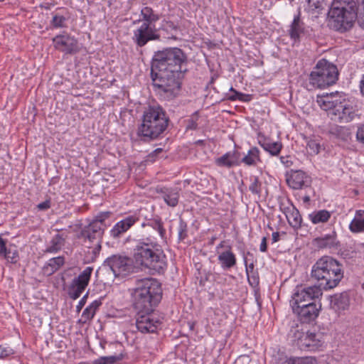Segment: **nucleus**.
I'll return each instance as SVG.
<instances>
[{
    "label": "nucleus",
    "instance_id": "f257e3e1",
    "mask_svg": "<svg viewBox=\"0 0 364 364\" xmlns=\"http://www.w3.org/2000/svg\"><path fill=\"white\" fill-rule=\"evenodd\" d=\"M187 56L177 47L166 48L154 53L151 77L158 94L167 100L179 95L182 80L187 69Z\"/></svg>",
    "mask_w": 364,
    "mask_h": 364
},
{
    "label": "nucleus",
    "instance_id": "f03ea898",
    "mask_svg": "<svg viewBox=\"0 0 364 364\" xmlns=\"http://www.w3.org/2000/svg\"><path fill=\"white\" fill-rule=\"evenodd\" d=\"M311 277L317 281L318 285L296 287L292 295L291 305L316 303L315 300L322 295V289L335 288L343 278L342 265L333 257L323 256L313 265Z\"/></svg>",
    "mask_w": 364,
    "mask_h": 364
},
{
    "label": "nucleus",
    "instance_id": "7ed1b4c3",
    "mask_svg": "<svg viewBox=\"0 0 364 364\" xmlns=\"http://www.w3.org/2000/svg\"><path fill=\"white\" fill-rule=\"evenodd\" d=\"M168 121V117L161 107L149 106L143 112L141 122L137 127L136 136L144 142L157 139L166 129Z\"/></svg>",
    "mask_w": 364,
    "mask_h": 364
},
{
    "label": "nucleus",
    "instance_id": "20e7f679",
    "mask_svg": "<svg viewBox=\"0 0 364 364\" xmlns=\"http://www.w3.org/2000/svg\"><path fill=\"white\" fill-rule=\"evenodd\" d=\"M131 291L133 306L137 312H152L162 297L160 284L152 278L137 280Z\"/></svg>",
    "mask_w": 364,
    "mask_h": 364
},
{
    "label": "nucleus",
    "instance_id": "39448f33",
    "mask_svg": "<svg viewBox=\"0 0 364 364\" xmlns=\"http://www.w3.org/2000/svg\"><path fill=\"white\" fill-rule=\"evenodd\" d=\"M133 257L138 264L158 272L166 267L165 255L159 248L156 238L151 235L136 242Z\"/></svg>",
    "mask_w": 364,
    "mask_h": 364
},
{
    "label": "nucleus",
    "instance_id": "423d86ee",
    "mask_svg": "<svg viewBox=\"0 0 364 364\" xmlns=\"http://www.w3.org/2000/svg\"><path fill=\"white\" fill-rule=\"evenodd\" d=\"M328 26L335 31L350 29L356 18L355 2L353 0H333L328 11Z\"/></svg>",
    "mask_w": 364,
    "mask_h": 364
},
{
    "label": "nucleus",
    "instance_id": "0eeeda50",
    "mask_svg": "<svg viewBox=\"0 0 364 364\" xmlns=\"http://www.w3.org/2000/svg\"><path fill=\"white\" fill-rule=\"evenodd\" d=\"M338 79L337 67L326 59L319 60L309 76V90L331 86Z\"/></svg>",
    "mask_w": 364,
    "mask_h": 364
},
{
    "label": "nucleus",
    "instance_id": "6e6552de",
    "mask_svg": "<svg viewBox=\"0 0 364 364\" xmlns=\"http://www.w3.org/2000/svg\"><path fill=\"white\" fill-rule=\"evenodd\" d=\"M93 268L87 267L78 277L74 278L68 287V294L73 300L78 299L87 287Z\"/></svg>",
    "mask_w": 364,
    "mask_h": 364
},
{
    "label": "nucleus",
    "instance_id": "1a4fd4ad",
    "mask_svg": "<svg viewBox=\"0 0 364 364\" xmlns=\"http://www.w3.org/2000/svg\"><path fill=\"white\" fill-rule=\"evenodd\" d=\"M160 36L156 33L154 26L142 23L133 31L132 40L139 47L144 46L149 41L159 40Z\"/></svg>",
    "mask_w": 364,
    "mask_h": 364
},
{
    "label": "nucleus",
    "instance_id": "9d476101",
    "mask_svg": "<svg viewBox=\"0 0 364 364\" xmlns=\"http://www.w3.org/2000/svg\"><path fill=\"white\" fill-rule=\"evenodd\" d=\"M105 263L110 267L114 275H127L133 272L132 260L121 255H112L105 260Z\"/></svg>",
    "mask_w": 364,
    "mask_h": 364
},
{
    "label": "nucleus",
    "instance_id": "9b49d317",
    "mask_svg": "<svg viewBox=\"0 0 364 364\" xmlns=\"http://www.w3.org/2000/svg\"><path fill=\"white\" fill-rule=\"evenodd\" d=\"M161 321L152 312H137L136 325L137 329L144 333H154Z\"/></svg>",
    "mask_w": 364,
    "mask_h": 364
},
{
    "label": "nucleus",
    "instance_id": "f8f14e48",
    "mask_svg": "<svg viewBox=\"0 0 364 364\" xmlns=\"http://www.w3.org/2000/svg\"><path fill=\"white\" fill-rule=\"evenodd\" d=\"M53 43L55 49L66 54H75L80 50L77 40L65 32L54 37Z\"/></svg>",
    "mask_w": 364,
    "mask_h": 364
},
{
    "label": "nucleus",
    "instance_id": "ddd939ff",
    "mask_svg": "<svg viewBox=\"0 0 364 364\" xmlns=\"http://www.w3.org/2000/svg\"><path fill=\"white\" fill-rule=\"evenodd\" d=\"M291 307L301 322L308 323L318 317L321 306L317 303H308L301 306L291 305Z\"/></svg>",
    "mask_w": 364,
    "mask_h": 364
},
{
    "label": "nucleus",
    "instance_id": "4468645a",
    "mask_svg": "<svg viewBox=\"0 0 364 364\" xmlns=\"http://www.w3.org/2000/svg\"><path fill=\"white\" fill-rule=\"evenodd\" d=\"M142 210L140 209L138 212L132 215L125 217L124 219L117 222L110 230V235L113 238H118L122 234L129 230L136 223L140 220L142 216Z\"/></svg>",
    "mask_w": 364,
    "mask_h": 364
},
{
    "label": "nucleus",
    "instance_id": "2eb2a0df",
    "mask_svg": "<svg viewBox=\"0 0 364 364\" xmlns=\"http://www.w3.org/2000/svg\"><path fill=\"white\" fill-rule=\"evenodd\" d=\"M286 180L288 186L295 190L309 187L311 182V177L301 170H291Z\"/></svg>",
    "mask_w": 364,
    "mask_h": 364
},
{
    "label": "nucleus",
    "instance_id": "dca6fc26",
    "mask_svg": "<svg viewBox=\"0 0 364 364\" xmlns=\"http://www.w3.org/2000/svg\"><path fill=\"white\" fill-rule=\"evenodd\" d=\"M340 98L341 97L338 92L326 93V95L318 96L317 102L321 109L328 111V114L332 118V115L336 111L338 106L342 102Z\"/></svg>",
    "mask_w": 364,
    "mask_h": 364
},
{
    "label": "nucleus",
    "instance_id": "f3484780",
    "mask_svg": "<svg viewBox=\"0 0 364 364\" xmlns=\"http://www.w3.org/2000/svg\"><path fill=\"white\" fill-rule=\"evenodd\" d=\"M280 209L286 215L287 220L291 227L294 229L301 228L302 222L301 215L298 209H296L292 203H289L288 205L282 204Z\"/></svg>",
    "mask_w": 364,
    "mask_h": 364
},
{
    "label": "nucleus",
    "instance_id": "a211bd4d",
    "mask_svg": "<svg viewBox=\"0 0 364 364\" xmlns=\"http://www.w3.org/2000/svg\"><path fill=\"white\" fill-rule=\"evenodd\" d=\"M105 226V224L97 223L92 220L81 230L80 235L90 241L101 238L104 234Z\"/></svg>",
    "mask_w": 364,
    "mask_h": 364
},
{
    "label": "nucleus",
    "instance_id": "6ab92c4d",
    "mask_svg": "<svg viewBox=\"0 0 364 364\" xmlns=\"http://www.w3.org/2000/svg\"><path fill=\"white\" fill-rule=\"evenodd\" d=\"M333 115L335 116L334 119H338L341 122H348L354 119L355 113L353 108L343 100Z\"/></svg>",
    "mask_w": 364,
    "mask_h": 364
},
{
    "label": "nucleus",
    "instance_id": "aec40b11",
    "mask_svg": "<svg viewBox=\"0 0 364 364\" xmlns=\"http://www.w3.org/2000/svg\"><path fill=\"white\" fill-rule=\"evenodd\" d=\"M320 338L319 334L306 331L299 348L301 350H315L322 345Z\"/></svg>",
    "mask_w": 364,
    "mask_h": 364
},
{
    "label": "nucleus",
    "instance_id": "412c9836",
    "mask_svg": "<svg viewBox=\"0 0 364 364\" xmlns=\"http://www.w3.org/2000/svg\"><path fill=\"white\" fill-rule=\"evenodd\" d=\"M350 305V298L346 292L335 294L331 296L330 306L336 312L344 311Z\"/></svg>",
    "mask_w": 364,
    "mask_h": 364
},
{
    "label": "nucleus",
    "instance_id": "4be33fe9",
    "mask_svg": "<svg viewBox=\"0 0 364 364\" xmlns=\"http://www.w3.org/2000/svg\"><path fill=\"white\" fill-rule=\"evenodd\" d=\"M218 259L223 269H230L235 266L237 259L235 255L232 251L230 245L227 246V250L219 253Z\"/></svg>",
    "mask_w": 364,
    "mask_h": 364
},
{
    "label": "nucleus",
    "instance_id": "5701e85b",
    "mask_svg": "<svg viewBox=\"0 0 364 364\" xmlns=\"http://www.w3.org/2000/svg\"><path fill=\"white\" fill-rule=\"evenodd\" d=\"M237 153L235 151H228L222 156L215 159V164L220 167L230 168L237 164Z\"/></svg>",
    "mask_w": 364,
    "mask_h": 364
},
{
    "label": "nucleus",
    "instance_id": "b1692460",
    "mask_svg": "<svg viewBox=\"0 0 364 364\" xmlns=\"http://www.w3.org/2000/svg\"><path fill=\"white\" fill-rule=\"evenodd\" d=\"M305 11L316 17L324 10L326 6L325 0H306Z\"/></svg>",
    "mask_w": 364,
    "mask_h": 364
},
{
    "label": "nucleus",
    "instance_id": "393cba45",
    "mask_svg": "<svg viewBox=\"0 0 364 364\" xmlns=\"http://www.w3.org/2000/svg\"><path fill=\"white\" fill-rule=\"evenodd\" d=\"M349 229L352 232L358 233L364 232V210L356 211L355 216L349 225Z\"/></svg>",
    "mask_w": 364,
    "mask_h": 364
},
{
    "label": "nucleus",
    "instance_id": "a878e982",
    "mask_svg": "<svg viewBox=\"0 0 364 364\" xmlns=\"http://www.w3.org/2000/svg\"><path fill=\"white\" fill-rule=\"evenodd\" d=\"M161 192L164 194L163 198L166 203L171 207L177 205L179 199V193L177 188L175 189H161Z\"/></svg>",
    "mask_w": 364,
    "mask_h": 364
},
{
    "label": "nucleus",
    "instance_id": "bb28decb",
    "mask_svg": "<svg viewBox=\"0 0 364 364\" xmlns=\"http://www.w3.org/2000/svg\"><path fill=\"white\" fill-rule=\"evenodd\" d=\"M315 245L319 248H331L336 245V233L326 235L314 239Z\"/></svg>",
    "mask_w": 364,
    "mask_h": 364
},
{
    "label": "nucleus",
    "instance_id": "cd10ccee",
    "mask_svg": "<svg viewBox=\"0 0 364 364\" xmlns=\"http://www.w3.org/2000/svg\"><path fill=\"white\" fill-rule=\"evenodd\" d=\"M331 213L326 210H315L309 215V218L313 224L325 223L328 221Z\"/></svg>",
    "mask_w": 364,
    "mask_h": 364
},
{
    "label": "nucleus",
    "instance_id": "c85d7f7f",
    "mask_svg": "<svg viewBox=\"0 0 364 364\" xmlns=\"http://www.w3.org/2000/svg\"><path fill=\"white\" fill-rule=\"evenodd\" d=\"M65 236L63 235H55L50 242V245L47 247L46 252L56 253L65 245Z\"/></svg>",
    "mask_w": 364,
    "mask_h": 364
},
{
    "label": "nucleus",
    "instance_id": "c756f323",
    "mask_svg": "<svg viewBox=\"0 0 364 364\" xmlns=\"http://www.w3.org/2000/svg\"><path fill=\"white\" fill-rule=\"evenodd\" d=\"M260 161L259 150L255 146L251 148L242 159V162L247 166H255Z\"/></svg>",
    "mask_w": 364,
    "mask_h": 364
},
{
    "label": "nucleus",
    "instance_id": "7c9ffc66",
    "mask_svg": "<svg viewBox=\"0 0 364 364\" xmlns=\"http://www.w3.org/2000/svg\"><path fill=\"white\" fill-rule=\"evenodd\" d=\"M101 304V300H95L85 309L82 314V318L84 319L83 323H85L87 321H90L93 318L96 311L99 309Z\"/></svg>",
    "mask_w": 364,
    "mask_h": 364
},
{
    "label": "nucleus",
    "instance_id": "2f4dec72",
    "mask_svg": "<svg viewBox=\"0 0 364 364\" xmlns=\"http://www.w3.org/2000/svg\"><path fill=\"white\" fill-rule=\"evenodd\" d=\"M303 25L301 22L300 16L298 14L295 16L291 23V28L289 30V35L291 38L297 40L299 38L300 35L303 33Z\"/></svg>",
    "mask_w": 364,
    "mask_h": 364
},
{
    "label": "nucleus",
    "instance_id": "473e14b6",
    "mask_svg": "<svg viewBox=\"0 0 364 364\" xmlns=\"http://www.w3.org/2000/svg\"><path fill=\"white\" fill-rule=\"evenodd\" d=\"M141 16L144 21L143 23H148L150 26H153V24L160 18L159 15L156 14L154 10L149 6H145L141 10Z\"/></svg>",
    "mask_w": 364,
    "mask_h": 364
},
{
    "label": "nucleus",
    "instance_id": "72a5a7b5",
    "mask_svg": "<svg viewBox=\"0 0 364 364\" xmlns=\"http://www.w3.org/2000/svg\"><path fill=\"white\" fill-rule=\"evenodd\" d=\"M260 146L272 156H277L280 153L282 144L279 141H259Z\"/></svg>",
    "mask_w": 364,
    "mask_h": 364
},
{
    "label": "nucleus",
    "instance_id": "f704fd0d",
    "mask_svg": "<svg viewBox=\"0 0 364 364\" xmlns=\"http://www.w3.org/2000/svg\"><path fill=\"white\" fill-rule=\"evenodd\" d=\"M148 226L157 231L161 239L166 241V230L164 228V223L160 218L149 220Z\"/></svg>",
    "mask_w": 364,
    "mask_h": 364
},
{
    "label": "nucleus",
    "instance_id": "c9c22d12",
    "mask_svg": "<svg viewBox=\"0 0 364 364\" xmlns=\"http://www.w3.org/2000/svg\"><path fill=\"white\" fill-rule=\"evenodd\" d=\"M123 355L122 353L119 355H110V356H102L93 361V364H114L117 361L122 360Z\"/></svg>",
    "mask_w": 364,
    "mask_h": 364
},
{
    "label": "nucleus",
    "instance_id": "e433bc0d",
    "mask_svg": "<svg viewBox=\"0 0 364 364\" xmlns=\"http://www.w3.org/2000/svg\"><path fill=\"white\" fill-rule=\"evenodd\" d=\"M65 263V258L63 256L53 257L49 259L47 268H50V273L58 270Z\"/></svg>",
    "mask_w": 364,
    "mask_h": 364
},
{
    "label": "nucleus",
    "instance_id": "4c0bfd02",
    "mask_svg": "<svg viewBox=\"0 0 364 364\" xmlns=\"http://www.w3.org/2000/svg\"><path fill=\"white\" fill-rule=\"evenodd\" d=\"M249 190L252 194L257 195L258 197L260 196L262 183L257 177L254 176L251 178V184L249 186Z\"/></svg>",
    "mask_w": 364,
    "mask_h": 364
},
{
    "label": "nucleus",
    "instance_id": "58836bf2",
    "mask_svg": "<svg viewBox=\"0 0 364 364\" xmlns=\"http://www.w3.org/2000/svg\"><path fill=\"white\" fill-rule=\"evenodd\" d=\"M291 333H292V339L295 344L299 347L301 343L302 342L303 338L306 335V332L302 330L299 329L298 326L291 329Z\"/></svg>",
    "mask_w": 364,
    "mask_h": 364
},
{
    "label": "nucleus",
    "instance_id": "ea45409f",
    "mask_svg": "<svg viewBox=\"0 0 364 364\" xmlns=\"http://www.w3.org/2000/svg\"><path fill=\"white\" fill-rule=\"evenodd\" d=\"M188 237V225L187 223L182 219H180L178 228V240L182 241Z\"/></svg>",
    "mask_w": 364,
    "mask_h": 364
},
{
    "label": "nucleus",
    "instance_id": "a19ab883",
    "mask_svg": "<svg viewBox=\"0 0 364 364\" xmlns=\"http://www.w3.org/2000/svg\"><path fill=\"white\" fill-rule=\"evenodd\" d=\"M307 149L311 154H317L320 150V144L315 139H309L307 141Z\"/></svg>",
    "mask_w": 364,
    "mask_h": 364
},
{
    "label": "nucleus",
    "instance_id": "79ce46f5",
    "mask_svg": "<svg viewBox=\"0 0 364 364\" xmlns=\"http://www.w3.org/2000/svg\"><path fill=\"white\" fill-rule=\"evenodd\" d=\"M293 364H319L314 357L295 358Z\"/></svg>",
    "mask_w": 364,
    "mask_h": 364
},
{
    "label": "nucleus",
    "instance_id": "37998d69",
    "mask_svg": "<svg viewBox=\"0 0 364 364\" xmlns=\"http://www.w3.org/2000/svg\"><path fill=\"white\" fill-rule=\"evenodd\" d=\"M4 257L7 259L8 262L15 264L17 262L18 259V253L17 250L12 251L11 249H9L6 253L4 255Z\"/></svg>",
    "mask_w": 364,
    "mask_h": 364
},
{
    "label": "nucleus",
    "instance_id": "c03bdc74",
    "mask_svg": "<svg viewBox=\"0 0 364 364\" xmlns=\"http://www.w3.org/2000/svg\"><path fill=\"white\" fill-rule=\"evenodd\" d=\"M66 18L63 16L54 15L52 20V24L55 28L65 27V22Z\"/></svg>",
    "mask_w": 364,
    "mask_h": 364
},
{
    "label": "nucleus",
    "instance_id": "a18cd8bd",
    "mask_svg": "<svg viewBox=\"0 0 364 364\" xmlns=\"http://www.w3.org/2000/svg\"><path fill=\"white\" fill-rule=\"evenodd\" d=\"M247 256H252V254H251L250 252H247L246 255H244L243 259L244 263L245 265V272L247 275L250 274L251 273H254V263L251 262L250 264H247Z\"/></svg>",
    "mask_w": 364,
    "mask_h": 364
},
{
    "label": "nucleus",
    "instance_id": "49530a36",
    "mask_svg": "<svg viewBox=\"0 0 364 364\" xmlns=\"http://www.w3.org/2000/svg\"><path fill=\"white\" fill-rule=\"evenodd\" d=\"M14 353V350L7 346H0V359L7 358Z\"/></svg>",
    "mask_w": 364,
    "mask_h": 364
},
{
    "label": "nucleus",
    "instance_id": "de8ad7c7",
    "mask_svg": "<svg viewBox=\"0 0 364 364\" xmlns=\"http://www.w3.org/2000/svg\"><path fill=\"white\" fill-rule=\"evenodd\" d=\"M110 216V212H101L98 213L95 219L93 220L95 222L97 223H102L105 224V220L107 219Z\"/></svg>",
    "mask_w": 364,
    "mask_h": 364
},
{
    "label": "nucleus",
    "instance_id": "09e8293b",
    "mask_svg": "<svg viewBox=\"0 0 364 364\" xmlns=\"http://www.w3.org/2000/svg\"><path fill=\"white\" fill-rule=\"evenodd\" d=\"M356 139L364 145V124L358 127L356 132Z\"/></svg>",
    "mask_w": 364,
    "mask_h": 364
},
{
    "label": "nucleus",
    "instance_id": "8fccbe9b",
    "mask_svg": "<svg viewBox=\"0 0 364 364\" xmlns=\"http://www.w3.org/2000/svg\"><path fill=\"white\" fill-rule=\"evenodd\" d=\"M336 132L338 135L344 140L347 139L350 134L348 129L345 127H339L336 129Z\"/></svg>",
    "mask_w": 364,
    "mask_h": 364
},
{
    "label": "nucleus",
    "instance_id": "3c124183",
    "mask_svg": "<svg viewBox=\"0 0 364 364\" xmlns=\"http://www.w3.org/2000/svg\"><path fill=\"white\" fill-rule=\"evenodd\" d=\"M230 90L234 92L235 94L228 97V99L230 100H232V101H234L236 100H244L243 98L245 97V95L235 91L232 87L230 88Z\"/></svg>",
    "mask_w": 364,
    "mask_h": 364
},
{
    "label": "nucleus",
    "instance_id": "603ef678",
    "mask_svg": "<svg viewBox=\"0 0 364 364\" xmlns=\"http://www.w3.org/2000/svg\"><path fill=\"white\" fill-rule=\"evenodd\" d=\"M252 275L249 274V275H247V279L250 282V284L253 286V285H257L259 283V278L257 277V275L254 272V273H251Z\"/></svg>",
    "mask_w": 364,
    "mask_h": 364
},
{
    "label": "nucleus",
    "instance_id": "864d4df0",
    "mask_svg": "<svg viewBox=\"0 0 364 364\" xmlns=\"http://www.w3.org/2000/svg\"><path fill=\"white\" fill-rule=\"evenodd\" d=\"M37 208L40 210H46L50 208V200H46L38 204Z\"/></svg>",
    "mask_w": 364,
    "mask_h": 364
},
{
    "label": "nucleus",
    "instance_id": "5fc2aeb1",
    "mask_svg": "<svg viewBox=\"0 0 364 364\" xmlns=\"http://www.w3.org/2000/svg\"><path fill=\"white\" fill-rule=\"evenodd\" d=\"M8 250L6 241L0 237V255L4 257Z\"/></svg>",
    "mask_w": 364,
    "mask_h": 364
},
{
    "label": "nucleus",
    "instance_id": "6e6d98bb",
    "mask_svg": "<svg viewBox=\"0 0 364 364\" xmlns=\"http://www.w3.org/2000/svg\"><path fill=\"white\" fill-rule=\"evenodd\" d=\"M87 296H88V293L85 294L82 296V298L80 300V301L78 302V304L76 306L77 312H80L81 311V309H82V307L85 306Z\"/></svg>",
    "mask_w": 364,
    "mask_h": 364
},
{
    "label": "nucleus",
    "instance_id": "4d7b16f0",
    "mask_svg": "<svg viewBox=\"0 0 364 364\" xmlns=\"http://www.w3.org/2000/svg\"><path fill=\"white\" fill-rule=\"evenodd\" d=\"M163 26L165 29H171V30H176L177 26L171 21H164L163 23Z\"/></svg>",
    "mask_w": 364,
    "mask_h": 364
},
{
    "label": "nucleus",
    "instance_id": "13d9d810",
    "mask_svg": "<svg viewBox=\"0 0 364 364\" xmlns=\"http://www.w3.org/2000/svg\"><path fill=\"white\" fill-rule=\"evenodd\" d=\"M294 360L295 358H287L284 357L279 359L277 364H293L292 363H294L293 360Z\"/></svg>",
    "mask_w": 364,
    "mask_h": 364
},
{
    "label": "nucleus",
    "instance_id": "bf43d9fd",
    "mask_svg": "<svg viewBox=\"0 0 364 364\" xmlns=\"http://www.w3.org/2000/svg\"><path fill=\"white\" fill-rule=\"evenodd\" d=\"M249 361H250L249 357L246 356V355H243V356L239 357L236 360L235 364L247 363H249Z\"/></svg>",
    "mask_w": 364,
    "mask_h": 364
},
{
    "label": "nucleus",
    "instance_id": "052dcab7",
    "mask_svg": "<svg viewBox=\"0 0 364 364\" xmlns=\"http://www.w3.org/2000/svg\"><path fill=\"white\" fill-rule=\"evenodd\" d=\"M267 237H264L262 239V242L259 246V250L262 252H264L267 251Z\"/></svg>",
    "mask_w": 364,
    "mask_h": 364
},
{
    "label": "nucleus",
    "instance_id": "680f3d73",
    "mask_svg": "<svg viewBox=\"0 0 364 364\" xmlns=\"http://www.w3.org/2000/svg\"><path fill=\"white\" fill-rule=\"evenodd\" d=\"M272 242H277L279 240V233L278 232H274L272 233Z\"/></svg>",
    "mask_w": 364,
    "mask_h": 364
},
{
    "label": "nucleus",
    "instance_id": "e2e57ef3",
    "mask_svg": "<svg viewBox=\"0 0 364 364\" xmlns=\"http://www.w3.org/2000/svg\"><path fill=\"white\" fill-rule=\"evenodd\" d=\"M360 89L361 94L364 96V75H363L362 80L360 82Z\"/></svg>",
    "mask_w": 364,
    "mask_h": 364
},
{
    "label": "nucleus",
    "instance_id": "0e129e2a",
    "mask_svg": "<svg viewBox=\"0 0 364 364\" xmlns=\"http://www.w3.org/2000/svg\"><path fill=\"white\" fill-rule=\"evenodd\" d=\"M196 127H197V124L193 121H191V124L188 126V128L191 129H196Z\"/></svg>",
    "mask_w": 364,
    "mask_h": 364
},
{
    "label": "nucleus",
    "instance_id": "69168bd1",
    "mask_svg": "<svg viewBox=\"0 0 364 364\" xmlns=\"http://www.w3.org/2000/svg\"><path fill=\"white\" fill-rule=\"evenodd\" d=\"M225 241H221L216 247V250L218 251L219 249L225 247Z\"/></svg>",
    "mask_w": 364,
    "mask_h": 364
},
{
    "label": "nucleus",
    "instance_id": "338daca9",
    "mask_svg": "<svg viewBox=\"0 0 364 364\" xmlns=\"http://www.w3.org/2000/svg\"><path fill=\"white\" fill-rule=\"evenodd\" d=\"M303 200H304V201L305 203H308V202H309V200H310V198H309V196H305L304 197Z\"/></svg>",
    "mask_w": 364,
    "mask_h": 364
},
{
    "label": "nucleus",
    "instance_id": "774afa93",
    "mask_svg": "<svg viewBox=\"0 0 364 364\" xmlns=\"http://www.w3.org/2000/svg\"><path fill=\"white\" fill-rule=\"evenodd\" d=\"M161 151H162V149L159 148V149H156L154 151V152H155V153H156V154H158V153H160Z\"/></svg>",
    "mask_w": 364,
    "mask_h": 364
}]
</instances>
